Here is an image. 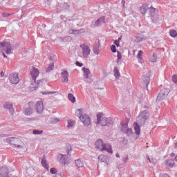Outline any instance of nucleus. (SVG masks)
<instances>
[{
	"label": "nucleus",
	"instance_id": "2",
	"mask_svg": "<svg viewBox=\"0 0 177 177\" xmlns=\"http://www.w3.org/2000/svg\"><path fill=\"white\" fill-rule=\"evenodd\" d=\"M149 117H150V113H149V111H142L140 113L138 117L137 118V121L141 125H145V123L146 122V120L149 119Z\"/></svg>",
	"mask_w": 177,
	"mask_h": 177
},
{
	"label": "nucleus",
	"instance_id": "19",
	"mask_svg": "<svg viewBox=\"0 0 177 177\" xmlns=\"http://www.w3.org/2000/svg\"><path fill=\"white\" fill-rule=\"evenodd\" d=\"M61 75L62 77V82H68V72L67 71L62 72Z\"/></svg>",
	"mask_w": 177,
	"mask_h": 177
},
{
	"label": "nucleus",
	"instance_id": "45",
	"mask_svg": "<svg viewBox=\"0 0 177 177\" xmlns=\"http://www.w3.org/2000/svg\"><path fill=\"white\" fill-rule=\"evenodd\" d=\"M55 177H64V174L59 172L55 174Z\"/></svg>",
	"mask_w": 177,
	"mask_h": 177
},
{
	"label": "nucleus",
	"instance_id": "5",
	"mask_svg": "<svg viewBox=\"0 0 177 177\" xmlns=\"http://www.w3.org/2000/svg\"><path fill=\"white\" fill-rule=\"evenodd\" d=\"M169 94V89L165 88H162V90H160V93H158L156 100L158 102H161V100H164V99H165V97H167Z\"/></svg>",
	"mask_w": 177,
	"mask_h": 177
},
{
	"label": "nucleus",
	"instance_id": "63",
	"mask_svg": "<svg viewBox=\"0 0 177 177\" xmlns=\"http://www.w3.org/2000/svg\"><path fill=\"white\" fill-rule=\"evenodd\" d=\"M122 5H125V0H122Z\"/></svg>",
	"mask_w": 177,
	"mask_h": 177
},
{
	"label": "nucleus",
	"instance_id": "60",
	"mask_svg": "<svg viewBox=\"0 0 177 177\" xmlns=\"http://www.w3.org/2000/svg\"><path fill=\"white\" fill-rule=\"evenodd\" d=\"M121 39H122V36L118 37V40H116V41H118V42H120L121 41Z\"/></svg>",
	"mask_w": 177,
	"mask_h": 177
},
{
	"label": "nucleus",
	"instance_id": "31",
	"mask_svg": "<svg viewBox=\"0 0 177 177\" xmlns=\"http://www.w3.org/2000/svg\"><path fill=\"white\" fill-rule=\"evenodd\" d=\"M41 165L46 169H49V165L48 164V162H46V160L45 158H43L41 160Z\"/></svg>",
	"mask_w": 177,
	"mask_h": 177
},
{
	"label": "nucleus",
	"instance_id": "38",
	"mask_svg": "<svg viewBox=\"0 0 177 177\" xmlns=\"http://www.w3.org/2000/svg\"><path fill=\"white\" fill-rule=\"evenodd\" d=\"M44 132V131L42 130H33V135H41V133H42Z\"/></svg>",
	"mask_w": 177,
	"mask_h": 177
},
{
	"label": "nucleus",
	"instance_id": "23",
	"mask_svg": "<svg viewBox=\"0 0 177 177\" xmlns=\"http://www.w3.org/2000/svg\"><path fill=\"white\" fill-rule=\"evenodd\" d=\"M165 165H167V167H169L170 168H172L175 165V162L171 159L165 160Z\"/></svg>",
	"mask_w": 177,
	"mask_h": 177
},
{
	"label": "nucleus",
	"instance_id": "14",
	"mask_svg": "<svg viewBox=\"0 0 177 177\" xmlns=\"http://www.w3.org/2000/svg\"><path fill=\"white\" fill-rule=\"evenodd\" d=\"M101 127H109L111 124V118H103L99 123Z\"/></svg>",
	"mask_w": 177,
	"mask_h": 177
},
{
	"label": "nucleus",
	"instance_id": "51",
	"mask_svg": "<svg viewBox=\"0 0 177 177\" xmlns=\"http://www.w3.org/2000/svg\"><path fill=\"white\" fill-rule=\"evenodd\" d=\"M76 66H78V67H82L84 64L80 62H76Z\"/></svg>",
	"mask_w": 177,
	"mask_h": 177
},
{
	"label": "nucleus",
	"instance_id": "52",
	"mask_svg": "<svg viewBox=\"0 0 177 177\" xmlns=\"http://www.w3.org/2000/svg\"><path fill=\"white\" fill-rule=\"evenodd\" d=\"M114 44L116 45L117 48H118L120 46V41L115 40Z\"/></svg>",
	"mask_w": 177,
	"mask_h": 177
},
{
	"label": "nucleus",
	"instance_id": "1",
	"mask_svg": "<svg viewBox=\"0 0 177 177\" xmlns=\"http://www.w3.org/2000/svg\"><path fill=\"white\" fill-rule=\"evenodd\" d=\"M30 75L32 77L31 85H32L34 88H38L39 86V82L37 83V77L39 75V71L38 68L32 66L30 70Z\"/></svg>",
	"mask_w": 177,
	"mask_h": 177
},
{
	"label": "nucleus",
	"instance_id": "36",
	"mask_svg": "<svg viewBox=\"0 0 177 177\" xmlns=\"http://www.w3.org/2000/svg\"><path fill=\"white\" fill-rule=\"evenodd\" d=\"M117 63H120V60H121V59H122V54L121 53V52L120 51H117Z\"/></svg>",
	"mask_w": 177,
	"mask_h": 177
},
{
	"label": "nucleus",
	"instance_id": "22",
	"mask_svg": "<svg viewBox=\"0 0 177 177\" xmlns=\"http://www.w3.org/2000/svg\"><path fill=\"white\" fill-rule=\"evenodd\" d=\"M84 112L82 111V109H77L75 113V115L79 118V120H81L82 118V115H84Z\"/></svg>",
	"mask_w": 177,
	"mask_h": 177
},
{
	"label": "nucleus",
	"instance_id": "44",
	"mask_svg": "<svg viewBox=\"0 0 177 177\" xmlns=\"http://www.w3.org/2000/svg\"><path fill=\"white\" fill-rule=\"evenodd\" d=\"M81 31H82V29H81V30H75L73 31V34L75 35H78V34H81Z\"/></svg>",
	"mask_w": 177,
	"mask_h": 177
},
{
	"label": "nucleus",
	"instance_id": "54",
	"mask_svg": "<svg viewBox=\"0 0 177 177\" xmlns=\"http://www.w3.org/2000/svg\"><path fill=\"white\" fill-rule=\"evenodd\" d=\"M147 160H149V162L154 164V160H153V159H150L149 156H147Z\"/></svg>",
	"mask_w": 177,
	"mask_h": 177
},
{
	"label": "nucleus",
	"instance_id": "61",
	"mask_svg": "<svg viewBox=\"0 0 177 177\" xmlns=\"http://www.w3.org/2000/svg\"><path fill=\"white\" fill-rule=\"evenodd\" d=\"M40 82H46V80L45 79H42L41 80H39Z\"/></svg>",
	"mask_w": 177,
	"mask_h": 177
},
{
	"label": "nucleus",
	"instance_id": "43",
	"mask_svg": "<svg viewBox=\"0 0 177 177\" xmlns=\"http://www.w3.org/2000/svg\"><path fill=\"white\" fill-rule=\"evenodd\" d=\"M111 50L113 52V53H115V52H117V48L115 47V45H112L111 46Z\"/></svg>",
	"mask_w": 177,
	"mask_h": 177
},
{
	"label": "nucleus",
	"instance_id": "4",
	"mask_svg": "<svg viewBox=\"0 0 177 177\" xmlns=\"http://www.w3.org/2000/svg\"><path fill=\"white\" fill-rule=\"evenodd\" d=\"M95 149H98L99 150H102V151L105 150L108 153H113V151L111 150V149H108L107 148H106V145L103 143V140H97L96 141V142H95Z\"/></svg>",
	"mask_w": 177,
	"mask_h": 177
},
{
	"label": "nucleus",
	"instance_id": "27",
	"mask_svg": "<svg viewBox=\"0 0 177 177\" xmlns=\"http://www.w3.org/2000/svg\"><path fill=\"white\" fill-rule=\"evenodd\" d=\"M75 162L76 167H78V168H82V167H84V162L81 161V159H76Z\"/></svg>",
	"mask_w": 177,
	"mask_h": 177
},
{
	"label": "nucleus",
	"instance_id": "25",
	"mask_svg": "<svg viewBox=\"0 0 177 177\" xmlns=\"http://www.w3.org/2000/svg\"><path fill=\"white\" fill-rule=\"evenodd\" d=\"M113 73L115 78H120V77L121 76V74L120 73V70H118V67L117 66H115L113 69Z\"/></svg>",
	"mask_w": 177,
	"mask_h": 177
},
{
	"label": "nucleus",
	"instance_id": "17",
	"mask_svg": "<svg viewBox=\"0 0 177 177\" xmlns=\"http://www.w3.org/2000/svg\"><path fill=\"white\" fill-rule=\"evenodd\" d=\"M142 80L144 85H145V89L147 91L149 89V84H150V77L149 76L144 75Z\"/></svg>",
	"mask_w": 177,
	"mask_h": 177
},
{
	"label": "nucleus",
	"instance_id": "10",
	"mask_svg": "<svg viewBox=\"0 0 177 177\" xmlns=\"http://www.w3.org/2000/svg\"><path fill=\"white\" fill-rule=\"evenodd\" d=\"M58 158L59 164H62L63 165H67L70 164L68 156H67V155L59 154L58 156Z\"/></svg>",
	"mask_w": 177,
	"mask_h": 177
},
{
	"label": "nucleus",
	"instance_id": "37",
	"mask_svg": "<svg viewBox=\"0 0 177 177\" xmlns=\"http://www.w3.org/2000/svg\"><path fill=\"white\" fill-rule=\"evenodd\" d=\"M127 135V136H131V135H133L132 129H127V131L124 133Z\"/></svg>",
	"mask_w": 177,
	"mask_h": 177
},
{
	"label": "nucleus",
	"instance_id": "6",
	"mask_svg": "<svg viewBox=\"0 0 177 177\" xmlns=\"http://www.w3.org/2000/svg\"><path fill=\"white\" fill-rule=\"evenodd\" d=\"M80 48L82 50V55L84 59H88L89 57V55H91V48L85 45V44H80Z\"/></svg>",
	"mask_w": 177,
	"mask_h": 177
},
{
	"label": "nucleus",
	"instance_id": "29",
	"mask_svg": "<svg viewBox=\"0 0 177 177\" xmlns=\"http://www.w3.org/2000/svg\"><path fill=\"white\" fill-rule=\"evenodd\" d=\"M93 51L94 52L95 55H99V44H94L93 46Z\"/></svg>",
	"mask_w": 177,
	"mask_h": 177
},
{
	"label": "nucleus",
	"instance_id": "18",
	"mask_svg": "<svg viewBox=\"0 0 177 177\" xmlns=\"http://www.w3.org/2000/svg\"><path fill=\"white\" fill-rule=\"evenodd\" d=\"M139 10L141 14L146 15L147 10H149V5L142 4V6L139 8Z\"/></svg>",
	"mask_w": 177,
	"mask_h": 177
},
{
	"label": "nucleus",
	"instance_id": "13",
	"mask_svg": "<svg viewBox=\"0 0 177 177\" xmlns=\"http://www.w3.org/2000/svg\"><path fill=\"white\" fill-rule=\"evenodd\" d=\"M149 9V12L152 17V19H157L158 17V10L156 8H154L153 7H150L148 8Z\"/></svg>",
	"mask_w": 177,
	"mask_h": 177
},
{
	"label": "nucleus",
	"instance_id": "11",
	"mask_svg": "<svg viewBox=\"0 0 177 177\" xmlns=\"http://www.w3.org/2000/svg\"><path fill=\"white\" fill-rule=\"evenodd\" d=\"M80 121L85 125L86 127H88L91 125V118L88 116L86 113H84L82 115V118H80Z\"/></svg>",
	"mask_w": 177,
	"mask_h": 177
},
{
	"label": "nucleus",
	"instance_id": "59",
	"mask_svg": "<svg viewBox=\"0 0 177 177\" xmlns=\"http://www.w3.org/2000/svg\"><path fill=\"white\" fill-rule=\"evenodd\" d=\"M1 77H5V73H3V71L1 72Z\"/></svg>",
	"mask_w": 177,
	"mask_h": 177
},
{
	"label": "nucleus",
	"instance_id": "39",
	"mask_svg": "<svg viewBox=\"0 0 177 177\" xmlns=\"http://www.w3.org/2000/svg\"><path fill=\"white\" fill-rule=\"evenodd\" d=\"M144 39H145V37L138 36L136 39V42H142V41H144Z\"/></svg>",
	"mask_w": 177,
	"mask_h": 177
},
{
	"label": "nucleus",
	"instance_id": "64",
	"mask_svg": "<svg viewBox=\"0 0 177 177\" xmlns=\"http://www.w3.org/2000/svg\"><path fill=\"white\" fill-rule=\"evenodd\" d=\"M116 157L118 158H120V154H118V153H116Z\"/></svg>",
	"mask_w": 177,
	"mask_h": 177
},
{
	"label": "nucleus",
	"instance_id": "33",
	"mask_svg": "<svg viewBox=\"0 0 177 177\" xmlns=\"http://www.w3.org/2000/svg\"><path fill=\"white\" fill-rule=\"evenodd\" d=\"M68 99L70 100V102H72L73 103H75V97H74V95L69 93L68 95Z\"/></svg>",
	"mask_w": 177,
	"mask_h": 177
},
{
	"label": "nucleus",
	"instance_id": "57",
	"mask_svg": "<svg viewBox=\"0 0 177 177\" xmlns=\"http://www.w3.org/2000/svg\"><path fill=\"white\" fill-rule=\"evenodd\" d=\"M0 50H3L2 42L0 43Z\"/></svg>",
	"mask_w": 177,
	"mask_h": 177
},
{
	"label": "nucleus",
	"instance_id": "40",
	"mask_svg": "<svg viewBox=\"0 0 177 177\" xmlns=\"http://www.w3.org/2000/svg\"><path fill=\"white\" fill-rule=\"evenodd\" d=\"M72 150H73V149H72L71 145H68V148H67V149H66L68 156H71V151H72Z\"/></svg>",
	"mask_w": 177,
	"mask_h": 177
},
{
	"label": "nucleus",
	"instance_id": "55",
	"mask_svg": "<svg viewBox=\"0 0 177 177\" xmlns=\"http://www.w3.org/2000/svg\"><path fill=\"white\" fill-rule=\"evenodd\" d=\"M3 17H9V16H10V14L3 13Z\"/></svg>",
	"mask_w": 177,
	"mask_h": 177
},
{
	"label": "nucleus",
	"instance_id": "32",
	"mask_svg": "<svg viewBox=\"0 0 177 177\" xmlns=\"http://www.w3.org/2000/svg\"><path fill=\"white\" fill-rule=\"evenodd\" d=\"M4 109H7V110H10L13 109V105L9 102H6L3 105Z\"/></svg>",
	"mask_w": 177,
	"mask_h": 177
},
{
	"label": "nucleus",
	"instance_id": "50",
	"mask_svg": "<svg viewBox=\"0 0 177 177\" xmlns=\"http://www.w3.org/2000/svg\"><path fill=\"white\" fill-rule=\"evenodd\" d=\"M128 160H129V158H128V156H126L123 158L122 161L125 164V162H128Z\"/></svg>",
	"mask_w": 177,
	"mask_h": 177
},
{
	"label": "nucleus",
	"instance_id": "20",
	"mask_svg": "<svg viewBox=\"0 0 177 177\" xmlns=\"http://www.w3.org/2000/svg\"><path fill=\"white\" fill-rule=\"evenodd\" d=\"M133 128L135 133L139 136V135H140V125H139L138 122H135L133 124Z\"/></svg>",
	"mask_w": 177,
	"mask_h": 177
},
{
	"label": "nucleus",
	"instance_id": "24",
	"mask_svg": "<svg viewBox=\"0 0 177 177\" xmlns=\"http://www.w3.org/2000/svg\"><path fill=\"white\" fill-rule=\"evenodd\" d=\"M137 59L140 63H142V61H143V51L139 50L137 54Z\"/></svg>",
	"mask_w": 177,
	"mask_h": 177
},
{
	"label": "nucleus",
	"instance_id": "28",
	"mask_svg": "<svg viewBox=\"0 0 177 177\" xmlns=\"http://www.w3.org/2000/svg\"><path fill=\"white\" fill-rule=\"evenodd\" d=\"M149 62H151V63H156V62H157V55L155 53L149 57Z\"/></svg>",
	"mask_w": 177,
	"mask_h": 177
},
{
	"label": "nucleus",
	"instance_id": "8",
	"mask_svg": "<svg viewBox=\"0 0 177 177\" xmlns=\"http://www.w3.org/2000/svg\"><path fill=\"white\" fill-rule=\"evenodd\" d=\"M9 80L11 84L14 85L17 84L18 82H20V78H19V73H12L9 75Z\"/></svg>",
	"mask_w": 177,
	"mask_h": 177
},
{
	"label": "nucleus",
	"instance_id": "62",
	"mask_svg": "<svg viewBox=\"0 0 177 177\" xmlns=\"http://www.w3.org/2000/svg\"><path fill=\"white\" fill-rule=\"evenodd\" d=\"M174 149H177V142L174 143Z\"/></svg>",
	"mask_w": 177,
	"mask_h": 177
},
{
	"label": "nucleus",
	"instance_id": "49",
	"mask_svg": "<svg viewBox=\"0 0 177 177\" xmlns=\"http://www.w3.org/2000/svg\"><path fill=\"white\" fill-rule=\"evenodd\" d=\"M122 142L123 143V145H128V139L123 138Z\"/></svg>",
	"mask_w": 177,
	"mask_h": 177
},
{
	"label": "nucleus",
	"instance_id": "34",
	"mask_svg": "<svg viewBox=\"0 0 177 177\" xmlns=\"http://www.w3.org/2000/svg\"><path fill=\"white\" fill-rule=\"evenodd\" d=\"M61 8L62 10H68L70 9V6H68L67 3H64L63 4H62Z\"/></svg>",
	"mask_w": 177,
	"mask_h": 177
},
{
	"label": "nucleus",
	"instance_id": "12",
	"mask_svg": "<svg viewBox=\"0 0 177 177\" xmlns=\"http://www.w3.org/2000/svg\"><path fill=\"white\" fill-rule=\"evenodd\" d=\"M128 124H129V118H126L124 120L120 122L121 131L124 133V132L128 129Z\"/></svg>",
	"mask_w": 177,
	"mask_h": 177
},
{
	"label": "nucleus",
	"instance_id": "26",
	"mask_svg": "<svg viewBox=\"0 0 177 177\" xmlns=\"http://www.w3.org/2000/svg\"><path fill=\"white\" fill-rule=\"evenodd\" d=\"M24 113L25 115L30 116L31 115V114H32V109H31L30 107L26 108L24 109Z\"/></svg>",
	"mask_w": 177,
	"mask_h": 177
},
{
	"label": "nucleus",
	"instance_id": "7",
	"mask_svg": "<svg viewBox=\"0 0 177 177\" xmlns=\"http://www.w3.org/2000/svg\"><path fill=\"white\" fill-rule=\"evenodd\" d=\"M106 23V17L102 16L100 17L96 21H93L91 27V28H96V27H99V26H102V24Z\"/></svg>",
	"mask_w": 177,
	"mask_h": 177
},
{
	"label": "nucleus",
	"instance_id": "35",
	"mask_svg": "<svg viewBox=\"0 0 177 177\" xmlns=\"http://www.w3.org/2000/svg\"><path fill=\"white\" fill-rule=\"evenodd\" d=\"M170 36L172 37V38H176L177 37V32L175 30H171L169 31Z\"/></svg>",
	"mask_w": 177,
	"mask_h": 177
},
{
	"label": "nucleus",
	"instance_id": "53",
	"mask_svg": "<svg viewBox=\"0 0 177 177\" xmlns=\"http://www.w3.org/2000/svg\"><path fill=\"white\" fill-rule=\"evenodd\" d=\"M71 127H73V123L71 122H68L67 127L71 128Z\"/></svg>",
	"mask_w": 177,
	"mask_h": 177
},
{
	"label": "nucleus",
	"instance_id": "56",
	"mask_svg": "<svg viewBox=\"0 0 177 177\" xmlns=\"http://www.w3.org/2000/svg\"><path fill=\"white\" fill-rule=\"evenodd\" d=\"M74 29H69L68 32L69 34H73L74 33Z\"/></svg>",
	"mask_w": 177,
	"mask_h": 177
},
{
	"label": "nucleus",
	"instance_id": "42",
	"mask_svg": "<svg viewBox=\"0 0 177 177\" xmlns=\"http://www.w3.org/2000/svg\"><path fill=\"white\" fill-rule=\"evenodd\" d=\"M172 81L177 86V75H174L172 76Z\"/></svg>",
	"mask_w": 177,
	"mask_h": 177
},
{
	"label": "nucleus",
	"instance_id": "21",
	"mask_svg": "<svg viewBox=\"0 0 177 177\" xmlns=\"http://www.w3.org/2000/svg\"><path fill=\"white\" fill-rule=\"evenodd\" d=\"M84 77L86 80L89 78V74H91V71L88 68H83Z\"/></svg>",
	"mask_w": 177,
	"mask_h": 177
},
{
	"label": "nucleus",
	"instance_id": "48",
	"mask_svg": "<svg viewBox=\"0 0 177 177\" xmlns=\"http://www.w3.org/2000/svg\"><path fill=\"white\" fill-rule=\"evenodd\" d=\"M97 122L99 123L100 121H102V114H98L97 115Z\"/></svg>",
	"mask_w": 177,
	"mask_h": 177
},
{
	"label": "nucleus",
	"instance_id": "16",
	"mask_svg": "<svg viewBox=\"0 0 177 177\" xmlns=\"http://www.w3.org/2000/svg\"><path fill=\"white\" fill-rule=\"evenodd\" d=\"M36 110L37 113H42L44 111V103L41 101L36 102Z\"/></svg>",
	"mask_w": 177,
	"mask_h": 177
},
{
	"label": "nucleus",
	"instance_id": "15",
	"mask_svg": "<svg viewBox=\"0 0 177 177\" xmlns=\"http://www.w3.org/2000/svg\"><path fill=\"white\" fill-rule=\"evenodd\" d=\"M49 61L52 62L49 64L48 66L44 68L45 73H50V71H53V68H55V63H53V58L50 57L49 58Z\"/></svg>",
	"mask_w": 177,
	"mask_h": 177
},
{
	"label": "nucleus",
	"instance_id": "58",
	"mask_svg": "<svg viewBox=\"0 0 177 177\" xmlns=\"http://www.w3.org/2000/svg\"><path fill=\"white\" fill-rule=\"evenodd\" d=\"M170 157H171V158H174V157H175V153H171V154H170Z\"/></svg>",
	"mask_w": 177,
	"mask_h": 177
},
{
	"label": "nucleus",
	"instance_id": "3",
	"mask_svg": "<svg viewBox=\"0 0 177 177\" xmlns=\"http://www.w3.org/2000/svg\"><path fill=\"white\" fill-rule=\"evenodd\" d=\"M8 142H10V145L12 146L13 147H17V149H23V146H21V143H23V141L21 140L12 137L8 138Z\"/></svg>",
	"mask_w": 177,
	"mask_h": 177
},
{
	"label": "nucleus",
	"instance_id": "30",
	"mask_svg": "<svg viewBox=\"0 0 177 177\" xmlns=\"http://www.w3.org/2000/svg\"><path fill=\"white\" fill-rule=\"evenodd\" d=\"M98 160L101 162H107V156H106L104 155H100L98 156Z\"/></svg>",
	"mask_w": 177,
	"mask_h": 177
},
{
	"label": "nucleus",
	"instance_id": "41",
	"mask_svg": "<svg viewBox=\"0 0 177 177\" xmlns=\"http://www.w3.org/2000/svg\"><path fill=\"white\" fill-rule=\"evenodd\" d=\"M50 172L52 174V175H55V174H57V169H56L55 167H53L50 169Z\"/></svg>",
	"mask_w": 177,
	"mask_h": 177
},
{
	"label": "nucleus",
	"instance_id": "9",
	"mask_svg": "<svg viewBox=\"0 0 177 177\" xmlns=\"http://www.w3.org/2000/svg\"><path fill=\"white\" fill-rule=\"evenodd\" d=\"M3 50L6 52L7 55H10L12 53V45L10 44V41H3Z\"/></svg>",
	"mask_w": 177,
	"mask_h": 177
},
{
	"label": "nucleus",
	"instance_id": "46",
	"mask_svg": "<svg viewBox=\"0 0 177 177\" xmlns=\"http://www.w3.org/2000/svg\"><path fill=\"white\" fill-rule=\"evenodd\" d=\"M63 41H71V37H70V36L64 37L63 38Z\"/></svg>",
	"mask_w": 177,
	"mask_h": 177
},
{
	"label": "nucleus",
	"instance_id": "47",
	"mask_svg": "<svg viewBox=\"0 0 177 177\" xmlns=\"http://www.w3.org/2000/svg\"><path fill=\"white\" fill-rule=\"evenodd\" d=\"M59 121H60V120H59L56 118H54L52 119V122H53V124H57V122H59Z\"/></svg>",
	"mask_w": 177,
	"mask_h": 177
}]
</instances>
